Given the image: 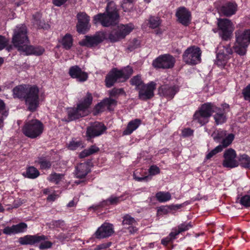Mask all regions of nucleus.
<instances>
[{
    "label": "nucleus",
    "instance_id": "obj_1",
    "mask_svg": "<svg viewBox=\"0 0 250 250\" xmlns=\"http://www.w3.org/2000/svg\"><path fill=\"white\" fill-rule=\"evenodd\" d=\"M213 113H214L213 118L217 125L225 123L227 121V114L222 110L211 103H207L203 104L196 110L193 116V121L203 125L209 121V119Z\"/></svg>",
    "mask_w": 250,
    "mask_h": 250
},
{
    "label": "nucleus",
    "instance_id": "obj_2",
    "mask_svg": "<svg viewBox=\"0 0 250 250\" xmlns=\"http://www.w3.org/2000/svg\"><path fill=\"white\" fill-rule=\"evenodd\" d=\"M119 15L115 3L113 1L109 2L104 13H100L94 16V24L100 23L104 27L115 24L118 21Z\"/></svg>",
    "mask_w": 250,
    "mask_h": 250
},
{
    "label": "nucleus",
    "instance_id": "obj_3",
    "mask_svg": "<svg viewBox=\"0 0 250 250\" xmlns=\"http://www.w3.org/2000/svg\"><path fill=\"white\" fill-rule=\"evenodd\" d=\"M92 100L91 94L87 92L85 97L77 104L76 108H68V121H73L86 116L88 113V109Z\"/></svg>",
    "mask_w": 250,
    "mask_h": 250
},
{
    "label": "nucleus",
    "instance_id": "obj_4",
    "mask_svg": "<svg viewBox=\"0 0 250 250\" xmlns=\"http://www.w3.org/2000/svg\"><path fill=\"white\" fill-rule=\"evenodd\" d=\"M133 69L127 66L121 70L112 69L106 76L105 80L106 87L109 88L116 82H124L133 74Z\"/></svg>",
    "mask_w": 250,
    "mask_h": 250
},
{
    "label": "nucleus",
    "instance_id": "obj_5",
    "mask_svg": "<svg viewBox=\"0 0 250 250\" xmlns=\"http://www.w3.org/2000/svg\"><path fill=\"white\" fill-rule=\"evenodd\" d=\"M235 42L233 47L234 52L240 56L246 54L250 43V29L235 32Z\"/></svg>",
    "mask_w": 250,
    "mask_h": 250
},
{
    "label": "nucleus",
    "instance_id": "obj_6",
    "mask_svg": "<svg viewBox=\"0 0 250 250\" xmlns=\"http://www.w3.org/2000/svg\"><path fill=\"white\" fill-rule=\"evenodd\" d=\"M12 43L20 52L30 43L27 36V29L25 25H19L16 27L12 37Z\"/></svg>",
    "mask_w": 250,
    "mask_h": 250
},
{
    "label": "nucleus",
    "instance_id": "obj_7",
    "mask_svg": "<svg viewBox=\"0 0 250 250\" xmlns=\"http://www.w3.org/2000/svg\"><path fill=\"white\" fill-rule=\"evenodd\" d=\"M43 130V124L37 119L26 121L22 128L23 134L31 139H35L41 136Z\"/></svg>",
    "mask_w": 250,
    "mask_h": 250
},
{
    "label": "nucleus",
    "instance_id": "obj_8",
    "mask_svg": "<svg viewBox=\"0 0 250 250\" xmlns=\"http://www.w3.org/2000/svg\"><path fill=\"white\" fill-rule=\"evenodd\" d=\"M47 238L44 235H26L19 239V242L21 245H34L41 243L39 248L44 250L50 248L52 243L48 241H45Z\"/></svg>",
    "mask_w": 250,
    "mask_h": 250
},
{
    "label": "nucleus",
    "instance_id": "obj_9",
    "mask_svg": "<svg viewBox=\"0 0 250 250\" xmlns=\"http://www.w3.org/2000/svg\"><path fill=\"white\" fill-rule=\"evenodd\" d=\"M24 101L28 109L35 111L40 103L39 88L36 85H29Z\"/></svg>",
    "mask_w": 250,
    "mask_h": 250
},
{
    "label": "nucleus",
    "instance_id": "obj_10",
    "mask_svg": "<svg viewBox=\"0 0 250 250\" xmlns=\"http://www.w3.org/2000/svg\"><path fill=\"white\" fill-rule=\"evenodd\" d=\"M217 26L219 30V34L222 40H229L234 29V25L230 20L227 19H218Z\"/></svg>",
    "mask_w": 250,
    "mask_h": 250
},
{
    "label": "nucleus",
    "instance_id": "obj_11",
    "mask_svg": "<svg viewBox=\"0 0 250 250\" xmlns=\"http://www.w3.org/2000/svg\"><path fill=\"white\" fill-rule=\"evenodd\" d=\"M201 50L195 46L188 47L183 55L184 62L189 64H196L201 62Z\"/></svg>",
    "mask_w": 250,
    "mask_h": 250
},
{
    "label": "nucleus",
    "instance_id": "obj_12",
    "mask_svg": "<svg viewBox=\"0 0 250 250\" xmlns=\"http://www.w3.org/2000/svg\"><path fill=\"white\" fill-rule=\"evenodd\" d=\"M134 28V26L132 23L120 25L115 31L109 34L108 38L111 42H118L125 38Z\"/></svg>",
    "mask_w": 250,
    "mask_h": 250
},
{
    "label": "nucleus",
    "instance_id": "obj_13",
    "mask_svg": "<svg viewBox=\"0 0 250 250\" xmlns=\"http://www.w3.org/2000/svg\"><path fill=\"white\" fill-rule=\"evenodd\" d=\"M175 63V58L170 54H166L156 58L153 61L152 64L155 68L169 69L173 67Z\"/></svg>",
    "mask_w": 250,
    "mask_h": 250
},
{
    "label": "nucleus",
    "instance_id": "obj_14",
    "mask_svg": "<svg viewBox=\"0 0 250 250\" xmlns=\"http://www.w3.org/2000/svg\"><path fill=\"white\" fill-rule=\"evenodd\" d=\"M237 154L233 148L226 149L223 154L224 160L222 165L224 167L233 168L239 166V162L236 159Z\"/></svg>",
    "mask_w": 250,
    "mask_h": 250
},
{
    "label": "nucleus",
    "instance_id": "obj_15",
    "mask_svg": "<svg viewBox=\"0 0 250 250\" xmlns=\"http://www.w3.org/2000/svg\"><path fill=\"white\" fill-rule=\"evenodd\" d=\"M106 129L107 127L102 123L94 122L87 128L86 136L87 140H89L91 138L102 135L105 132Z\"/></svg>",
    "mask_w": 250,
    "mask_h": 250
},
{
    "label": "nucleus",
    "instance_id": "obj_16",
    "mask_svg": "<svg viewBox=\"0 0 250 250\" xmlns=\"http://www.w3.org/2000/svg\"><path fill=\"white\" fill-rule=\"evenodd\" d=\"M156 87V83L152 81L146 84H143L138 89L139 99L146 101L152 98L154 95V91Z\"/></svg>",
    "mask_w": 250,
    "mask_h": 250
},
{
    "label": "nucleus",
    "instance_id": "obj_17",
    "mask_svg": "<svg viewBox=\"0 0 250 250\" xmlns=\"http://www.w3.org/2000/svg\"><path fill=\"white\" fill-rule=\"evenodd\" d=\"M104 33H99L93 36H86L85 38L79 42L80 45L87 47H92L97 46L104 39Z\"/></svg>",
    "mask_w": 250,
    "mask_h": 250
},
{
    "label": "nucleus",
    "instance_id": "obj_18",
    "mask_svg": "<svg viewBox=\"0 0 250 250\" xmlns=\"http://www.w3.org/2000/svg\"><path fill=\"white\" fill-rule=\"evenodd\" d=\"M179 86L175 84H164L158 88V94L168 100L172 99L179 91Z\"/></svg>",
    "mask_w": 250,
    "mask_h": 250
},
{
    "label": "nucleus",
    "instance_id": "obj_19",
    "mask_svg": "<svg viewBox=\"0 0 250 250\" xmlns=\"http://www.w3.org/2000/svg\"><path fill=\"white\" fill-rule=\"evenodd\" d=\"M77 17L78 21L77 31L80 33H84L90 27V18L85 13H78Z\"/></svg>",
    "mask_w": 250,
    "mask_h": 250
},
{
    "label": "nucleus",
    "instance_id": "obj_20",
    "mask_svg": "<svg viewBox=\"0 0 250 250\" xmlns=\"http://www.w3.org/2000/svg\"><path fill=\"white\" fill-rule=\"evenodd\" d=\"M178 21L185 26H188L191 20L190 12L185 7H179L176 11Z\"/></svg>",
    "mask_w": 250,
    "mask_h": 250
},
{
    "label": "nucleus",
    "instance_id": "obj_21",
    "mask_svg": "<svg viewBox=\"0 0 250 250\" xmlns=\"http://www.w3.org/2000/svg\"><path fill=\"white\" fill-rule=\"evenodd\" d=\"M27 228V225L25 223L21 222L11 227H5L3 229V233L8 235L22 233L26 232Z\"/></svg>",
    "mask_w": 250,
    "mask_h": 250
},
{
    "label": "nucleus",
    "instance_id": "obj_22",
    "mask_svg": "<svg viewBox=\"0 0 250 250\" xmlns=\"http://www.w3.org/2000/svg\"><path fill=\"white\" fill-rule=\"evenodd\" d=\"M69 74L71 78L76 79L79 82L86 81L88 77V74L82 71L78 65L71 66L69 70Z\"/></svg>",
    "mask_w": 250,
    "mask_h": 250
},
{
    "label": "nucleus",
    "instance_id": "obj_23",
    "mask_svg": "<svg viewBox=\"0 0 250 250\" xmlns=\"http://www.w3.org/2000/svg\"><path fill=\"white\" fill-rule=\"evenodd\" d=\"M113 232L112 226L104 223L98 229L95 233V236L98 239H102L110 236Z\"/></svg>",
    "mask_w": 250,
    "mask_h": 250
},
{
    "label": "nucleus",
    "instance_id": "obj_24",
    "mask_svg": "<svg viewBox=\"0 0 250 250\" xmlns=\"http://www.w3.org/2000/svg\"><path fill=\"white\" fill-rule=\"evenodd\" d=\"M90 171L89 162H84L76 167L75 174L77 178H84Z\"/></svg>",
    "mask_w": 250,
    "mask_h": 250
},
{
    "label": "nucleus",
    "instance_id": "obj_25",
    "mask_svg": "<svg viewBox=\"0 0 250 250\" xmlns=\"http://www.w3.org/2000/svg\"><path fill=\"white\" fill-rule=\"evenodd\" d=\"M28 86L29 85L21 84L14 87L12 90L13 97L24 100Z\"/></svg>",
    "mask_w": 250,
    "mask_h": 250
},
{
    "label": "nucleus",
    "instance_id": "obj_26",
    "mask_svg": "<svg viewBox=\"0 0 250 250\" xmlns=\"http://www.w3.org/2000/svg\"><path fill=\"white\" fill-rule=\"evenodd\" d=\"M44 52V48L41 46L34 47L28 44L21 53L25 55L40 56L42 55Z\"/></svg>",
    "mask_w": 250,
    "mask_h": 250
},
{
    "label": "nucleus",
    "instance_id": "obj_27",
    "mask_svg": "<svg viewBox=\"0 0 250 250\" xmlns=\"http://www.w3.org/2000/svg\"><path fill=\"white\" fill-rule=\"evenodd\" d=\"M142 121L139 119H135L129 121L126 128L123 131V135H129L136 130L141 125Z\"/></svg>",
    "mask_w": 250,
    "mask_h": 250
},
{
    "label": "nucleus",
    "instance_id": "obj_28",
    "mask_svg": "<svg viewBox=\"0 0 250 250\" xmlns=\"http://www.w3.org/2000/svg\"><path fill=\"white\" fill-rule=\"evenodd\" d=\"M237 8V5L236 3L229 2L222 6L221 11L225 16L229 17L236 13Z\"/></svg>",
    "mask_w": 250,
    "mask_h": 250
},
{
    "label": "nucleus",
    "instance_id": "obj_29",
    "mask_svg": "<svg viewBox=\"0 0 250 250\" xmlns=\"http://www.w3.org/2000/svg\"><path fill=\"white\" fill-rule=\"evenodd\" d=\"M116 104L117 101L111 98H105L99 103L96 107L98 110H100L104 106H107L109 110H111L110 107L112 106H115Z\"/></svg>",
    "mask_w": 250,
    "mask_h": 250
},
{
    "label": "nucleus",
    "instance_id": "obj_30",
    "mask_svg": "<svg viewBox=\"0 0 250 250\" xmlns=\"http://www.w3.org/2000/svg\"><path fill=\"white\" fill-rule=\"evenodd\" d=\"M35 163L39 165L40 168L42 169H49L51 166V162L44 157H38Z\"/></svg>",
    "mask_w": 250,
    "mask_h": 250
},
{
    "label": "nucleus",
    "instance_id": "obj_31",
    "mask_svg": "<svg viewBox=\"0 0 250 250\" xmlns=\"http://www.w3.org/2000/svg\"><path fill=\"white\" fill-rule=\"evenodd\" d=\"M99 148L95 145H93L84 149L79 154V157L80 158H83L89 156L91 155L95 154L99 151Z\"/></svg>",
    "mask_w": 250,
    "mask_h": 250
},
{
    "label": "nucleus",
    "instance_id": "obj_32",
    "mask_svg": "<svg viewBox=\"0 0 250 250\" xmlns=\"http://www.w3.org/2000/svg\"><path fill=\"white\" fill-rule=\"evenodd\" d=\"M123 195L118 197L112 195L107 199L104 201V204L107 206L116 205L119 204L122 201L125 200V199L123 198Z\"/></svg>",
    "mask_w": 250,
    "mask_h": 250
},
{
    "label": "nucleus",
    "instance_id": "obj_33",
    "mask_svg": "<svg viewBox=\"0 0 250 250\" xmlns=\"http://www.w3.org/2000/svg\"><path fill=\"white\" fill-rule=\"evenodd\" d=\"M238 161L241 167L250 169V157L249 155L246 154L240 155Z\"/></svg>",
    "mask_w": 250,
    "mask_h": 250
},
{
    "label": "nucleus",
    "instance_id": "obj_34",
    "mask_svg": "<svg viewBox=\"0 0 250 250\" xmlns=\"http://www.w3.org/2000/svg\"><path fill=\"white\" fill-rule=\"evenodd\" d=\"M235 136L232 133L227 134L221 141V144L218 145L221 146L223 150L225 148L227 147L230 145L234 139Z\"/></svg>",
    "mask_w": 250,
    "mask_h": 250
},
{
    "label": "nucleus",
    "instance_id": "obj_35",
    "mask_svg": "<svg viewBox=\"0 0 250 250\" xmlns=\"http://www.w3.org/2000/svg\"><path fill=\"white\" fill-rule=\"evenodd\" d=\"M157 200L160 203L166 202L171 198V194L168 192L159 191L155 195Z\"/></svg>",
    "mask_w": 250,
    "mask_h": 250
},
{
    "label": "nucleus",
    "instance_id": "obj_36",
    "mask_svg": "<svg viewBox=\"0 0 250 250\" xmlns=\"http://www.w3.org/2000/svg\"><path fill=\"white\" fill-rule=\"evenodd\" d=\"M147 21L148 26L152 29L158 27L161 23V20L158 17L150 16Z\"/></svg>",
    "mask_w": 250,
    "mask_h": 250
},
{
    "label": "nucleus",
    "instance_id": "obj_37",
    "mask_svg": "<svg viewBox=\"0 0 250 250\" xmlns=\"http://www.w3.org/2000/svg\"><path fill=\"white\" fill-rule=\"evenodd\" d=\"M73 39L72 36L69 34H66L62 39V44L64 48L69 49L72 45Z\"/></svg>",
    "mask_w": 250,
    "mask_h": 250
},
{
    "label": "nucleus",
    "instance_id": "obj_38",
    "mask_svg": "<svg viewBox=\"0 0 250 250\" xmlns=\"http://www.w3.org/2000/svg\"><path fill=\"white\" fill-rule=\"evenodd\" d=\"M40 175L39 170L34 167H29L26 169V176L30 179H35Z\"/></svg>",
    "mask_w": 250,
    "mask_h": 250
},
{
    "label": "nucleus",
    "instance_id": "obj_39",
    "mask_svg": "<svg viewBox=\"0 0 250 250\" xmlns=\"http://www.w3.org/2000/svg\"><path fill=\"white\" fill-rule=\"evenodd\" d=\"M83 147V146L82 141L72 139L67 144V148L71 150H75L79 148Z\"/></svg>",
    "mask_w": 250,
    "mask_h": 250
},
{
    "label": "nucleus",
    "instance_id": "obj_40",
    "mask_svg": "<svg viewBox=\"0 0 250 250\" xmlns=\"http://www.w3.org/2000/svg\"><path fill=\"white\" fill-rule=\"evenodd\" d=\"M137 224L136 220L128 214H125L123 217L122 225L124 226L136 225Z\"/></svg>",
    "mask_w": 250,
    "mask_h": 250
},
{
    "label": "nucleus",
    "instance_id": "obj_41",
    "mask_svg": "<svg viewBox=\"0 0 250 250\" xmlns=\"http://www.w3.org/2000/svg\"><path fill=\"white\" fill-rule=\"evenodd\" d=\"M230 58L223 55L221 53H218L216 57V64L219 66H224L227 63Z\"/></svg>",
    "mask_w": 250,
    "mask_h": 250
},
{
    "label": "nucleus",
    "instance_id": "obj_42",
    "mask_svg": "<svg viewBox=\"0 0 250 250\" xmlns=\"http://www.w3.org/2000/svg\"><path fill=\"white\" fill-rule=\"evenodd\" d=\"M227 134L226 130L219 129L215 131L213 133V139L215 141L219 142Z\"/></svg>",
    "mask_w": 250,
    "mask_h": 250
},
{
    "label": "nucleus",
    "instance_id": "obj_43",
    "mask_svg": "<svg viewBox=\"0 0 250 250\" xmlns=\"http://www.w3.org/2000/svg\"><path fill=\"white\" fill-rule=\"evenodd\" d=\"M239 201H238L242 206L245 208H248L250 207V195H244L238 198Z\"/></svg>",
    "mask_w": 250,
    "mask_h": 250
},
{
    "label": "nucleus",
    "instance_id": "obj_44",
    "mask_svg": "<svg viewBox=\"0 0 250 250\" xmlns=\"http://www.w3.org/2000/svg\"><path fill=\"white\" fill-rule=\"evenodd\" d=\"M63 176V174L54 173L49 175L48 180L55 184H58Z\"/></svg>",
    "mask_w": 250,
    "mask_h": 250
},
{
    "label": "nucleus",
    "instance_id": "obj_45",
    "mask_svg": "<svg viewBox=\"0 0 250 250\" xmlns=\"http://www.w3.org/2000/svg\"><path fill=\"white\" fill-rule=\"evenodd\" d=\"M219 48H220V50L218 52L219 53H221L223 55H225V56L230 58V56L232 53V50L229 45H227L225 46H220Z\"/></svg>",
    "mask_w": 250,
    "mask_h": 250
},
{
    "label": "nucleus",
    "instance_id": "obj_46",
    "mask_svg": "<svg viewBox=\"0 0 250 250\" xmlns=\"http://www.w3.org/2000/svg\"><path fill=\"white\" fill-rule=\"evenodd\" d=\"M222 148L221 146H217L214 149L208 152L205 157V160H208L211 159L214 155L222 151Z\"/></svg>",
    "mask_w": 250,
    "mask_h": 250
},
{
    "label": "nucleus",
    "instance_id": "obj_47",
    "mask_svg": "<svg viewBox=\"0 0 250 250\" xmlns=\"http://www.w3.org/2000/svg\"><path fill=\"white\" fill-rule=\"evenodd\" d=\"M192 225L191 223L184 222L178 225L176 228L181 233L182 232L188 230L190 228H192Z\"/></svg>",
    "mask_w": 250,
    "mask_h": 250
},
{
    "label": "nucleus",
    "instance_id": "obj_48",
    "mask_svg": "<svg viewBox=\"0 0 250 250\" xmlns=\"http://www.w3.org/2000/svg\"><path fill=\"white\" fill-rule=\"evenodd\" d=\"M130 83L132 85L136 86L139 89V88H140L143 84V82L141 76L137 75L133 77L130 80Z\"/></svg>",
    "mask_w": 250,
    "mask_h": 250
},
{
    "label": "nucleus",
    "instance_id": "obj_49",
    "mask_svg": "<svg viewBox=\"0 0 250 250\" xmlns=\"http://www.w3.org/2000/svg\"><path fill=\"white\" fill-rule=\"evenodd\" d=\"M125 92L123 88H114L109 91V95L111 97H117L120 95L125 94Z\"/></svg>",
    "mask_w": 250,
    "mask_h": 250
},
{
    "label": "nucleus",
    "instance_id": "obj_50",
    "mask_svg": "<svg viewBox=\"0 0 250 250\" xmlns=\"http://www.w3.org/2000/svg\"><path fill=\"white\" fill-rule=\"evenodd\" d=\"M242 94L245 100L250 101V84L243 90Z\"/></svg>",
    "mask_w": 250,
    "mask_h": 250
},
{
    "label": "nucleus",
    "instance_id": "obj_51",
    "mask_svg": "<svg viewBox=\"0 0 250 250\" xmlns=\"http://www.w3.org/2000/svg\"><path fill=\"white\" fill-rule=\"evenodd\" d=\"M148 172L150 175H155L160 173V169L157 166L153 165L149 167Z\"/></svg>",
    "mask_w": 250,
    "mask_h": 250
},
{
    "label": "nucleus",
    "instance_id": "obj_52",
    "mask_svg": "<svg viewBox=\"0 0 250 250\" xmlns=\"http://www.w3.org/2000/svg\"><path fill=\"white\" fill-rule=\"evenodd\" d=\"M193 134V130L190 128H185L182 131V136L184 137L191 136Z\"/></svg>",
    "mask_w": 250,
    "mask_h": 250
},
{
    "label": "nucleus",
    "instance_id": "obj_53",
    "mask_svg": "<svg viewBox=\"0 0 250 250\" xmlns=\"http://www.w3.org/2000/svg\"><path fill=\"white\" fill-rule=\"evenodd\" d=\"M180 233L178 230L176 228H173L171 232L169 234V236L173 241L177 238V236Z\"/></svg>",
    "mask_w": 250,
    "mask_h": 250
},
{
    "label": "nucleus",
    "instance_id": "obj_54",
    "mask_svg": "<svg viewBox=\"0 0 250 250\" xmlns=\"http://www.w3.org/2000/svg\"><path fill=\"white\" fill-rule=\"evenodd\" d=\"M41 18V14L37 12L36 14L33 15V23L34 24H37L39 27L40 26V19Z\"/></svg>",
    "mask_w": 250,
    "mask_h": 250
},
{
    "label": "nucleus",
    "instance_id": "obj_55",
    "mask_svg": "<svg viewBox=\"0 0 250 250\" xmlns=\"http://www.w3.org/2000/svg\"><path fill=\"white\" fill-rule=\"evenodd\" d=\"M8 41L4 37L0 35V50L3 49L7 45Z\"/></svg>",
    "mask_w": 250,
    "mask_h": 250
},
{
    "label": "nucleus",
    "instance_id": "obj_56",
    "mask_svg": "<svg viewBox=\"0 0 250 250\" xmlns=\"http://www.w3.org/2000/svg\"><path fill=\"white\" fill-rule=\"evenodd\" d=\"M171 242H172V241L169 237V235L161 240V244L165 246H167Z\"/></svg>",
    "mask_w": 250,
    "mask_h": 250
},
{
    "label": "nucleus",
    "instance_id": "obj_57",
    "mask_svg": "<svg viewBox=\"0 0 250 250\" xmlns=\"http://www.w3.org/2000/svg\"><path fill=\"white\" fill-rule=\"evenodd\" d=\"M59 197L58 194H57L56 192H54L52 194L49 195L47 198V200L49 201H54L56 199Z\"/></svg>",
    "mask_w": 250,
    "mask_h": 250
},
{
    "label": "nucleus",
    "instance_id": "obj_58",
    "mask_svg": "<svg viewBox=\"0 0 250 250\" xmlns=\"http://www.w3.org/2000/svg\"><path fill=\"white\" fill-rule=\"evenodd\" d=\"M68 0H52L54 5L57 6H61L64 4Z\"/></svg>",
    "mask_w": 250,
    "mask_h": 250
},
{
    "label": "nucleus",
    "instance_id": "obj_59",
    "mask_svg": "<svg viewBox=\"0 0 250 250\" xmlns=\"http://www.w3.org/2000/svg\"><path fill=\"white\" fill-rule=\"evenodd\" d=\"M133 177H134V179H135L136 181H139V182H141L143 181L146 180L148 178V176L141 177H138L136 175L135 173H134Z\"/></svg>",
    "mask_w": 250,
    "mask_h": 250
},
{
    "label": "nucleus",
    "instance_id": "obj_60",
    "mask_svg": "<svg viewBox=\"0 0 250 250\" xmlns=\"http://www.w3.org/2000/svg\"><path fill=\"white\" fill-rule=\"evenodd\" d=\"M63 222L61 220H54L51 222V225L54 227H59L62 225Z\"/></svg>",
    "mask_w": 250,
    "mask_h": 250
},
{
    "label": "nucleus",
    "instance_id": "obj_61",
    "mask_svg": "<svg viewBox=\"0 0 250 250\" xmlns=\"http://www.w3.org/2000/svg\"><path fill=\"white\" fill-rule=\"evenodd\" d=\"M135 225L130 226L127 229L130 233H134L138 231V228L135 226Z\"/></svg>",
    "mask_w": 250,
    "mask_h": 250
},
{
    "label": "nucleus",
    "instance_id": "obj_62",
    "mask_svg": "<svg viewBox=\"0 0 250 250\" xmlns=\"http://www.w3.org/2000/svg\"><path fill=\"white\" fill-rule=\"evenodd\" d=\"M225 113H227L229 110V105L227 104H222V107H220Z\"/></svg>",
    "mask_w": 250,
    "mask_h": 250
},
{
    "label": "nucleus",
    "instance_id": "obj_63",
    "mask_svg": "<svg viewBox=\"0 0 250 250\" xmlns=\"http://www.w3.org/2000/svg\"><path fill=\"white\" fill-rule=\"evenodd\" d=\"M158 211L166 214L167 212V209L165 207H161L158 209Z\"/></svg>",
    "mask_w": 250,
    "mask_h": 250
},
{
    "label": "nucleus",
    "instance_id": "obj_64",
    "mask_svg": "<svg viewBox=\"0 0 250 250\" xmlns=\"http://www.w3.org/2000/svg\"><path fill=\"white\" fill-rule=\"evenodd\" d=\"M133 1H134V0H123L122 7H123V9H124L125 7V5L127 3H131L133 2Z\"/></svg>",
    "mask_w": 250,
    "mask_h": 250
}]
</instances>
